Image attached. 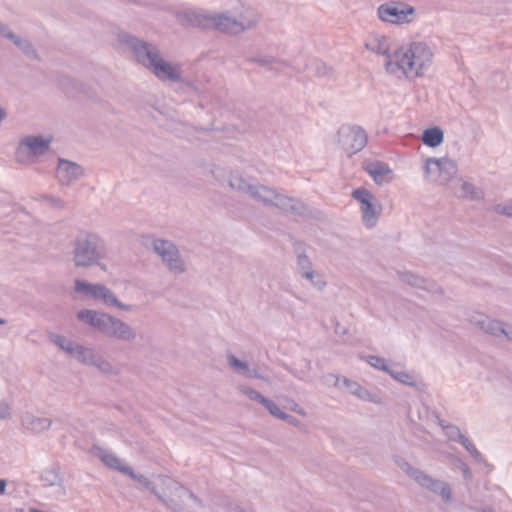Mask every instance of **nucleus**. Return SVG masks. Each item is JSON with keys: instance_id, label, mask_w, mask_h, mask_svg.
I'll return each mask as SVG.
<instances>
[{"instance_id": "nucleus-47", "label": "nucleus", "mask_w": 512, "mask_h": 512, "mask_svg": "<svg viewBox=\"0 0 512 512\" xmlns=\"http://www.w3.org/2000/svg\"><path fill=\"white\" fill-rule=\"evenodd\" d=\"M402 470L410 477L412 478L416 483L418 479V473H424L420 469L414 468L411 464L408 462H404L401 465Z\"/></svg>"}, {"instance_id": "nucleus-24", "label": "nucleus", "mask_w": 512, "mask_h": 512, "mask_svg": "<svg viewBox=\"0 0 512 512\" xmlns=\"http://www.w3.org/2000/svg\"><path fill=\"white\" fill-rule=\"evenodd\" d=\"M240 28H243V32L253 28L259 21L258 15L253 8L242 7V10L236 16Z\"/></svg>"}, {"instance_id": "nucleus-26", "label": "nucleus", "mask_w": 512, "mask_h": 512, "mask_svg": "<svg viewBox=\"0 0 512 512\" xmlns=\"http://www.w3.org/2000/svg\"><path fill=\"white\" fill-rule=\"evenodd\" d=\"M444 140L443 131L439 127L427 128L423 131L422 141L431 148L439 146Z\"/></svg>"}, {"instance_id": "nucleus-40", "label": "nucleus", "mask_w": 512, "mask_h": 512, "mask_svg": "<svg viewBox=\"0 0 512 512\" xmlns=\"http://www.w3.org/2000/svg\"><path fill=\"white\" fill-rule=\"evenodd\" d=\"M450 460H451V463L456 468L461 470L464 480L470 481L472 479V473H471V470H470L469 466L467 465V463H465L461 458L456 457V456H450Z\"/></svg>"}, {"instance_id": "nucleus-2", "label": "nucleus", "mask_w": 512, "mask_h": 512, "mask_svg": "<svg viewBox=\"0 0 512 512\" xmlns=\"http://www.w3.org/2000/svg\"><path fill=\"white\" fill-rule=\"evenodd\" d=\"M123 42L131 50L136 61L149 69L160 81L175 83L182 80L181 65L164 60L155 44L129 34L123 36Z\"/></svg>"}, {"instance_id": "nucleus-33", "label": "nucleus", "mask_w": 512, "mask_h": 512, "mask_svg": "<svg viewBox=\"0 0 512 512\" xmlns=\"http://www.w3.org/2000/svg\"><path fill=\"white\" fill-rule=\"evenodd\" d=\"M398 276L401 279V281H403L413 287L428 289L427 281L424 278H422L416 274H413L412 272H409V271L398 272Z\"/></svg>"}, {"instance_id": "nucleus-55", "label": "nucleus", "mask_w": 512, "mask_h": 512, "mask_svg": "<svg viewBox=\"0 0 512 512\" xmlns=\"http://www.w3.org/2000/svg\"><path fill=\"white\" fill-rule=\"evenodd\" d=\"M10 414V406L5 403H0V420L9 418Z\"/></svg>"}, {"instance_id": "nucleus-16", "label": "nucleus", "mask_w": 512, "mask_h": 512, "mask_svg": "<svg viewBox=\"0 0 512 512\" xmlns=\"http://www.w3.org/2000/svg\"><path fill=\"white\" fill-rule=\"evenodd\" d=\"M271 206H275L284 212H291L300 216L309 215V208L303 202L286 195L278 194L277 192L274 203H272Z\"/></svg>"}, {"instance_id": "nucleus-48", "label": "nucleus", "mask_w": 512, "mask_h": 512, "mask_svg": "<svg viewBox=\"0 0 512 512\" xmlns=\"http://www.w3.org/2000/svg\"><path fill=\"white\" fill-rule=\"evenodd\" d=\"M493 211L496 212L497 214L512 218V203L494 205Z\"/></svg>"}, {"instance_id": "nucleus-9", "label": "nucleus", "mask_w": 512, "mask_h": 512, "mask_svg": "<svg viewBox=\"0 0 512 512\" xmlns=\"http://www.w3.org/2000/svg\"><path fill=\"white\" fill-rule=\"evenodd\" d=\"M339 143L349 155L360 152L367 144V134L360 126L342 127L339 132Z\"/></svg>"}, {"instance_id": "nucleus-22", "label": "nucleus", "mask_w": 512, "mask_h": 512, "mask_svg": "<svg viewBox=\"0 0 512 512\" xmlns=\"http://www.w3.org/2000/svg\"><path fill=\"white\" fill-rule=\"evenodd\" d=\"M247 61L250 63L258 64L259 66L265 67L269 71H274L275 73H279L282 66H288L285 61L273 56L250 57L247 59Z\"/></svg>"}, {"instance_id": "nucleus-63", "label": "nucleus", "mask_w": 512, "mask_h": 512, "mask_svg": "<svg viewBox=\"0 0 512 512\" xmlns=\"http://www.w3.org/2000/svg\"><path fill=\"white\" fill-rule=\"evenodd\" d=\"M479 512H493V509L491 507H484L480 509Z\"/></svg>"}, {"instance_id": "nucleus-17", "label": "nucleus", "mask_w": 512, "mask_h": 512, "mask_svg": "<svg viewBox=\"0 0 512 512\" xmlns=\"http://www.w3.org/2000/svg\"><path fill=\"white\" fill-rule=\"evenodd\" d=\"M364 46L373 53L385 56V62L394 56V52L390 53V39L384 35L378 33L370 34Z\"/></svg>"}, {"instance_id": "nucleus-8", "label": "nucleus", "mask_w": 512, "mask_h": 512, "mask_svg": "<svg viewBox=\"0 0 512 512\" xmlns=\"http://www.w3.org/2000/svg\"><path fill=\"white\" fill-rule=\"evenodd\" d=\"M51 138L41 135L26 136L18 144L15 157L19 163L29 162L32 158L42 156L49 151Z\"/></svg>"}, {"instance_id": "nucleus-49", "label": "nucleus", "mask_w": 512, "mask_h": 512, "mask_svg": "<svg viewBox=\"0 0 512 512\" xmlns=\"http://www.w3.org/2000/svg\"><path fill=\"white\" fill-rule=\"evenodd\" d=\"M42 480L45 482L46 485L52 486L57 482L58 474L53 470L45 471L44 474L42 475Z\"/></svg>"}, {"instance_id": "nucleus-37", "label": "nucleus", "mask_w": 512, "mask_h": 512, "mask_svg": "<svg viewBox=\"0 0 512 512\" xmlns=\"http://www.w3.org/2000/svg\"><path fill=\"white\" fill-rule=\"evenodd\" d=\"M301 277L309 280L310 283L319 291H322L327 285L326 281L320 275H318L313 269L303 273Z\"/></svg>"}, {"instance_id": "nucleus-11", "label": "nucleus", "mask_w": 512, "mask_h": 512, "mask_svg": "<svg viewBox=\"0 0 512 512\" xmlns=\"http://www.w3.org/2000/svg\"><path fill=\"white\" fill-rule=\"evenodd\" d=\"M326 378L334 380V386L345 387L350 394L355 395L361 400L376 404L381 403V398L377 394L370 392L356 381L350 380L347 377L341 378L335 374H328Z\"/></svg>"}, {"instance_id": "nucleus-51", "label": "nucleus", "mask_w": 512, "mask_h": 512, "mask_svg": "<svg viewBox=\"0 0 512 512\" xmlns=\"http://www.w3.org/2000/svg\"><path fill=\"white\" fill-rule=\"evenodd\" d=\"M315 70L318 76H325L329 72L328 66L322 61L315 62Z\"/></svg>"}, {"instance_id": "nucleus-56", "label": "nucleus", "mask_w": 512, "mask_h": 512, "mask_svg": "<svg viewBox=\"0 0 512 512\" xmlns=\"http://www.w3.org/2000/svg\"><path fill=\"white\" fill-rule=\"evenodd\" d=\"M0 36L7 38L10 41H12V39L15 38V34L11 30H9V28L5 24L0 29Z\"/></svg>"}, {"instance_id": "nucleus-27", "label": "nucleus", "mask_w": 512, "mask_h": 512, "mask_svg": "<svg viewBox=\"0 0 512 512\" xmlns=\"http://www.w3.org/2000/svg\"><path fill=\"white\" fill-rule=\"evenodd\" d=\"M98 354L93 348H87L78 344L74 354L71 356L75 357L81 364L92 366Z\"/></svg>"}, {"instance_id": "nucleus-43", "label": "nucleus", "mask_w": 512, "mask_h": 512, "mask_svg": "<svg viewBox=\"0 0 512 512\" xmlns=\"http://www.w3.org/2000/svg\"><path fill=\"white\" fill-rule=\"evenodd\" d=\"M297 269L300 275L312 270V262L305 253H300L297 256Z\"/></svg>"}, {"instance_id": "nucleus-32", "label": "nucleus", "mask_w": 512, "mask_h": 512, "mask_svg": "<svg viewBox=\"0 0 512 512\" xmlns=\"http://www.w3.org/2000/svg\"><path fill=\"white\" fill-rule=\"evenodd\" d=\"M227 362L231 369H233L237 374L242 375L244 377L250 373V365L248 362L240 360L232 353L227 355Z\"/></svg>"}, {"instance_id": "nucleus-18", "label": "nucleus", "mask_w": 512, "mask_h": 512, "mask_svg": "<svg viewBox=\"0 0 512 512\" xmlns=\"http://www.w3.org/2000/svg\"><path fill=\"white\" fill-rule=\"evenodd\" d=\"M21 422L26 430H30L33 433H42L48 430L53 424V420L49 418L37 417L30 413L23 415Z\"/></svg>"}, {"instance_id": "nucleus-38", "label": "nucleus", "mask_w": 512, "mask_h": 512, "mask_svg": "<svg viewBox=\"0 0 512 512\" xmlns=\"http://www.w3.org/2000/svg\"><path fill=\"white\" fill-rule=\"evenodd\" d=\"M365 359H366L367 363H369L373 368H375L377 370L384 371L387 374L391 370L389 368V366L387 365L386 360L381 356L369 355Z\"/></svg>"}, {"instance_id": "nucleus-6", "label": "nucleus", "mask_w": 512, "mask_h": 512, "mask_svg": "<svg viewBox=\"0 0 512 512\" xmlns=\"http://www.w3.org/2000/svg\"><path fill=\"white\" fill-rule=\"evenodd\" d=\"M151 247L161 257L170 272L182 274L186 271L185 263L173 242L165 239H153Z\"/></svg>"}, {"instance_id": "nucleus-34", "label": "nucleus", "mask_w": 512, "mask_h": 512, "mask_svg": "<svg viewBox=\"0 0 512 512\" xmlns=\"http://www.w3.org/2000/svg\"><path fill=\"white\" fill-rule=\"evenodd\" d=\"M12 42L30 59H38V54L32 43L27 39H22L15 35Z\"/></svg>"}, {"instance_id": "nucleus-46", "label": "nucleus", "mask_w": 512, "mask_h": 512, "mask_svg": "<svg viewBox=\"0 0 512 512\" xmlns=\"http://www.w3.org/2000/svg\"><path fill=\"white\" fill-rule=\"evenodd\" d=\"M74 284H75V286H74L75 291L77 293H82L86 296L89 295L90 290L94 286V284H92V283H88L86 281L79 280V279H76Z\"/></svg>"}, {"instance_id": "nucleus-45", "label": "nucleus", "mask_w": 512, "mask_h": 512, "mask_svg": "<svg viewBox=\"0 0 512 512\" xmlns=\"http://www.w3.org/2000/svg\"><path fill=\"white\" fill-rule=\"evenodd\" d=\"M262 405L267 409L270 415L277 419L281 418L283 411L271 399L266 398Z\"/></svg>"}, {"instance_id": "nucleus-57", "label": "nucleus", "mask_w": 512, "mask_h": 512, "mask_svg": "<svg viewBox=\"0 0 512 512\" xmlns=\"http://www.w3.org/2000/svg\"><path fill=\"white\" fill-rule=\"evenodd\" d=\"M103 284H94V286L92 287V289L90 290L89 292V297L97 300L98 299V294L100 293L101 291V288H102Z\"/></svg>"}, {"instance_id": "nucleus-7", "label": "nucleus", "mask_w": 512, "mask_h": 512, "mask_svg": "<svg viewBox=\"0 0 512 512\" xmlns=\"http://www.w3.org/2000/svg\"><path fill=\"white\" fill-rule=\"evenodd\" d=\"M351 195L360 203L362 222L365 227H375L382 211V206L377 203L375 196L363 187L354 189Z\"/></svg>"}, {"instance_id": "nucleus-23", "label": "nucleus", "mask_w": 512, "mask_h": 512, "mask_svg": "<svg viewBox=\"0 0 512 512\" xmlns=\"http://www.w3.org/2000/svg\"><path fill=\"white\" fill-rule=\"evenodd\" d=\"M249 195L254 200L262 202L264 205L270 206L272 203H274L276 191L264 185H255L253 186Z\"/></svg>"}, {"instance_id": "nucleus-36", "label": "nucleus", "mask_w": 512, "mask_h": 512, "mask_svg": "<svg viewBox=\"0 0 512 512\" xmlns=\"http://www.w3.org/2000/svg\"><path fill=\"white\" fill-rule=\"evenodd\" d=\"M388 374L394 380H396L402 384H405L407 386L414 387L417 384L414 375H412L406 371H395V370L391 369Z\"/></svg>"}, {"instance_id": "nucleus-5", "label": "nucleus", "mask_w": 512, "mask_h": 512, "mask_svg": "<svg viewBox=\"0 0 512 512\" xmlns=\"http://www.w3.org/2000/svg\"><path fill=\"white\" fill-rule=\"evenodd\" d=\"M415 8L405 2L389 1L377 8L378 18L391 24H409L414 20Z\"/></svg>"}, {"instance_id": "nucleus-28", "label": "nucleus", "mask_w": 512, "mask_h": 512, "mask_svg": "<svg viewBox=\"0 0 512 512\" xmlns=\"http://www.w3.org/2000/svg\"><path fill=\"white\" fill-rule=\"evenodd\" d=\"M48 337L49 340L54 345L58 346L61 350L65 351L69 355L74 354V351L76 350L78 343L69 340L65 336L57 333H50Z\"/></svg>"}, {"instance_id": "nucleus-61", "label": "nucleus", "mask_w": 512, "mask_h": 512, "mask_svg": "<svg viewBox=\"0 0 512 512\" xmlns=\"http://www.w3.org/2000/svg\"><path fill=\"white\" fill-rule=\"evenodd\" d=\"M436 422L437 424L445 431L446 429H448V426H450L451 424L447 423L445 420L441 419L440 416H436Z\"/></svg>"}, {"instance_id": "nucleus-4", "label": "nucleus", "mask_w": 512, "mask_h": 512, "mask_svg": "<svg viewBox=\"0 0 512 512\" xmlns=\"http://www.w3.org/2000/svg\"><path fill=\"white\" fill-rule=\"evenodd\" d=\"M107 257L105 241L96 233L80 231L72 243V261L76 268L100 266Z\"/></svg>"}, {"instance_id": "nucleus-35", "label": "nucleus", "mask_w": 512, "mask_h": 512, "mask_svg": "<svg viewBox=\"0 0 512 512\" xmlns=\"http://www.w3.org/2000/svg\"><path fill=\"white\" fill-rule=\"evenodd\" d=\"M92 366L106 375H119L120 373L118 369L114 368L113 365L100 354L94 359Z\"/></svg>"}, {"instance_id": "nucleus-19", "label": "nucleus", "mask_w": 512, "mask_h": 512, "mask_svg": "<svg viewBox=\"0 0 512 512\" xmlns=\"http://www.w3.org/2000/svg\"><path fill=\"white\" fill-rule=\"evenodd\" d=\"M365 171L373 178L376 184L382 185L390 181L387 178L392 173L388 164L381 161H373L365 166Z\"/></svg>"}, {"instance_id": "nucleus-10", "label": "nucleus", "mask_w": 512, "mask_h": 512, "mask_svg": "<svg viewBox=\"0 0 512 512\" xmlns=\"http://www.w3.org/2000/svg\"><path fill=\"white\" fill-rule=\"evenodd\" d=\"M432 166L438 172V182L441 185L448 184L458 172V166L456 162L449 158H427L423 166V170L426 176H429L432 172Z\"/></svg>"}, {"instance_id": "nucleus-15", "label": "nucleus", "mask_w": 512, "mask_h": 512, "mask_svg": "<svg viewBox=\"0 0 512 512\" xmlns=\"http://www.w3.org/2000/svg\"><path fill=\"white\" fill-rule=\"evenodd\" d=\"M417 484L430 492L439 495L444 502L452 501V490L447 482L435 479L426 473H418Z\"/></svg>"}, {"instance_id": "nucleus-44", "label": "nucleus", "mask_w": 512, "mask_h": 512, "mask_svg": "<svg viewBox=\"0 0 512 512\" xmlns=\"http://www.w3.org/2000/svg\"><path fill=\"white\" fill-rule=\"evenodd\" d=\"M155 496L162 504H164L167 508L171 509L172 511H181L182 510L181 504L179 502H177L176 500H174L172 498H166L159 492H157V494Z\"/></svg>"}, {"instance_id": "nucleus-20", "label": "nucleus", "mask_w": 512, "mask_h": 512, "mask_svg": "<svg viewBox=\"0 0 512 512\" xmlns=\"http://www.w3.org/2000/svg\"><path fill=\"white\" fill-rule=\"evenodd\" d=\"M93 452L107 467L111 469L125 474V470L129 468V466L123 465L121 460L115 454L99 446H94Z\"/></svg>"}, {"instance_id": "nucleus-52", "label": "nucleus", "mask_w": 512, "mask_h": 512, "mask_svg": "<svg viewBox=\"0 0 512 512\" xmlns=\"http://www.w3.org/2000/svg\"><path fill=\"white\" fill-rule=\"evenodd\" d=\"M177 83H181L182 86L187 87L188 89H190L194 93H199L200 92L198 86L195 84L194 81H191V80H188V79H184L182 77V80L178 81Z\"/></svg>"}, {"instance_id": "nucleus-29", "label": "nucleus", "mask_w": 512, "mask_h": 512, "mask_svg": "<svg viewBox=\"0 0 512 512\" xmlns=\"http://www.w3.org/2000/svg\"><path fill=\"white\" fill-rule=\"evenodd\" d=\"M229 186L239 192L250 194L254 185L249 183L239 173H232L229 177Z\"/></svg>"}, {"instance_id": "nucleus-39", "label": "nucleus", "mask_w": 512, "mask_h": 512, "mask_svg": "<svg viewBox=\"0 0 512 512\" xmlns=\"http://www.w3.org/2000/svg\"><path fill=\"white\" fill-rule=\"evenodd\" d=\"M238 390L244 395H246L250 400L259 402L260 404H263V402L267 398L247 385H239Z\"/></svg>"}, {"instance_id": "nucleus-58", "label": "nucleus", "mask_w": 512, "mask_h": 512, "mask_svg": "<svg viewBox=\"0 0 512 512\" xmlns=\"http://www.w3.org/2000/svg\"><path fill=\"white\" fill-rule=\"evenodd\" d=\"M502 336H505L508 340L512 341V326L504 324Z\"/></svg>"}, {"instance_id": "nucleus-41", "label": "nucleus", "mask_w": 512, "mask_h": 512, "mask_svg": "<svg viewBox=\"0 0 512 512\" xmlns=\"http://www.w3.org/2000/svg\"><path fill=\"white\" fill-rule=\"evenodd\" d=\"M461 445L467 450V452L475 459L478 463L485 462L484 457L482 454L478 451V449L475 447V445L466 437L463 439V442Z\"/></svg>"}, {"instance_id": "nucleus-64", "label": "nucleus", "mask_w": 512, "mask_h": 512, "mask_svg": "<svg viewBox=\"0 0 512 512\" xmlns=\"http://www.w3.org/2000/svg\"><path fill=\"white\" fill-rule=\"evenodd\" d=\"M6 323H7V321L4 318H0V325H4Z\"/></svg>"}, {"instance_id": "nucleus-1", "label": "nucleus", "mask_w": 512, "mask_h": 512, "mask_svg": "<svg viewBox=\"0 0 512 512\" xmlns=\"http://www.w3.org/2000/svg\"><path fill=\"white\" fill-rule=\"evenodd\" d=\"M432 58L433 53L425 42H411L397 48L384 67L388 74L398 79H415L424 75Z\"/></svg>"}, {"instance_id": "nucleus-31", "label": "nucleus", "mask_w": 512, "mask_h": 512, "mask_svg": "<svg viewBox=\"0 0 512 512\" xmlns=\"http://www.w3.org/2000/svg\"><path fill=\"white\" fill-rule=\"evenodd\" d=\"M462 197L468 200H481L484 198V192L476 187L473 183L468 181H463L461 185Z\"/></svg>"}, {"instance_id": "nucleus-30", "label": "nucleus", "mask_w": 512, "mask_h": 512, "mask_svg": "<svg viewBox=\"0 0 512 512\" xmlns=\"http://www.w3.org/2000/svg\"><path fill=\"white\" fill-rule=\"evenodd\" d=\"M124 475H127L128 477L137 481L140 485H142L144 488L150 491L153 495L157 494L158 490L156 485L143 474L136 473L131 467L125 470Z\"/></svg>"}, {"instance_id": "nucleus-62", "label": "nucleus", "mask_w": 512, "mask_h": 512, "mask_svg": "<svg viewBox=\"0 0 512 512\" xmlns=\"http://www.w3.org/2000/svg\"><path fill=\"white\" fill-rule=\"evenodd\" d=\"M6 488V481L3 479H0V494H3L5 492Z\"/></svg>"}, {"instance_id": "nucleus-54", "label": "nucleus", "mask_w": 512, "mask_h": 512, "mask_svg": "<svg viewBox=\"0 0 512 512\" xmlns=\"http://www.w3.org/2000/svg\"><path fill=\"white\" fill-rule=\"evenodd\" d=\"M280 420H282V421H284V422H286V423H288L290 425H293V426H298L299 425V420L296 417H294V416H292L290 414H287L285 412H283Z\"/></svg>"}, {"instance_id": "nucleus-50", "label": "nucleus", "mask_w": 512, "mask_h": 512, "mask_svg": "<svg viewBox=\"0 0 512 512\" xmlns=\"http://www.w3.org/2000/svg\"><path fill=\"white\" fill-rule=\"evenodd\" d=\"M178 485V487L182 490H184L187 494H188V497L193 501V503L198 507V508H202L204 506L203 504V501L195 494L193 493L192 491L184 488L182 485L176 483Z\"/></svg>"}, {"instance_id": "nucleus-13", "label": "nucleus", "mask_w": 512, "mask_h": 512, "mask_svg": "<svg viewBox=\"0 0 512 512\" xmlns=\"http://www.w3.org/2000/svg\"><path fill=\"white\" fill-rule=\"evenodd\" d=\"M210 29H215L221 33L237 35L243 33V28L236 21V16L231 15L230 11L222 13H212Z\"/></svg>"}, {"instance_id": "nucleus-21", "label": "nucleus", "mask_w": 512, "mask_h": 512, "mask_svg": "<svg viewBox=\"0 0 512 512\" xmlns=\"http://www.w3.org/2000/svg\"><path fill=\"white\" fill-rule=\"evenodd\" d=\"M475 325L477 327H479L481 330H483L484 332H486L492 336H495V337L502 336L503 327H504L503 322L491 319L485 315H480L475 320Z\"/></svg>"}, {"instance_id": "nucleus-3", "label": "nucleus", "mask_w": 512, "mask_h": 512, "mask_svg": "<svg viewBox=\"0 0 512 512\" xmlns=\"http://www.w3.org/2000/svg\"><path fill=\"white\" fill-rule=\"evenodd\" d=\"M77 319L108 338L132 342L137 337L136 331L129 324L108 313L83 309L77 313Z\"/></svg>"}, {"instance_id": "nucleus-42", "label": "nucleus", "mask_w": 512, "mask_h": 512, "mask_svg": "<svg viewBox=\"0 0 512 512\" xmlns=\"http://www.w3.org/2000/svg\"><path fill=\"white\" fill-rule=\"evenodd\" d=\"M445 434L450 441H454L459 444H461L463 442V439L466 438V436L464 434H462L460 429L456 425H453V424L448 426V429L445 430Z\"/></svg>"}, {"instance_id": "nucleus-12", "label": "nucleus", "mask_w": 512, "mask_h": 512, "mask_svg": "<svg viewBox=\"0 0 512 512\" xmlns=\"http://www.w3.org/2000/svg\"><path fill=\"white\" fill-rule=\"evenodd\" d=\"M211 15L201 9H185L177 13V20L183 26L210 29Z\"/></svg>"}, {"instance_id": "nucleus-60", "label": "nucleus", "mask_w": 512, "mask_h": 512, "mask_svg": "<svg viewBox=\"0 0 512 512\" xmlns=\"http://www.w3.org/2000/svg\"><path fill=\"white\" fill-rule=\"evenodd\" d=\"M290 409L298 414L304 415V411L302 408L299 407V405L295 401H291Z\"/></svg>"}, {"instance_id": "nucleus-59", "label": "nucleus", "mask_w": 512, "mask_h": 512, "mask_svg": "<svg viewBox=\"0 0 512 512\" xmlns=\"http://www.w3.org/2000/svg\"><path fill=\"white\" fill-rule=\"evenodd\" d=\"M246 378H255L265 380V377L258 373L256 369L250 368V373L247 374Z\"/></svg>"}, {"instance_id": "nucleus-14", "label": "nucleus", "mask_w": 512, "mask_h": 512, "mask_svg": "<svg viewBox=\"0 0 512 512\" xmlns=\"http://www.w3.org/2000/svg\"><path fill=\"white\" fill-rule=\"evenodd\" d=\"M83 174L84 170L79 164L59 158L56 176L61 185L69 186L79 180Z\"/></svg>"}, {"instance_id": "nucleus-53", "label": "nucleus", "mask_w": 512, "mask_h": 512, "mask_svg": "<svg viewBox=\"0 0 512 512\" xmlns=\"http://www.w3.org/2000/svg\"><path fill=\"white\" fill-rule=\"evenodd\" d=\"M44 198L55 207H58V208L64 207V201L61 198L54 197L52 195H46V196H44Z\"/></svg>"}, {"instance_id": "nucleus-25", "label": "nucleus", "mask_w": 512, "mask_h": 512, "mask_svg": "<svg viewBox=\"0 0 512 512\" xmlns=\"http://www.w3.org/2000/svg\"><path fill=\"white\" fill-rule=\"evenodd\" d=\"M97 300L102 301L106 305L114 306L124 311H130L132 309L131 305H126L120 302L115 294L105 285L102 286Z\"/></svg>"}]
</instances>
